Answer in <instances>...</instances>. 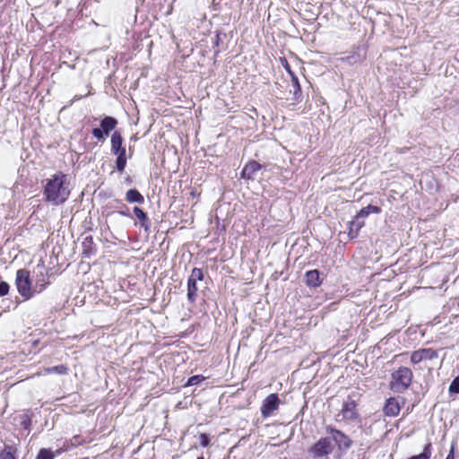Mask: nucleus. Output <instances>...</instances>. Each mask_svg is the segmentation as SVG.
<instances>
[{
  "instance_id": "f257e3e1",
  "label": "nucleus",
  "mask_w": 459,
  "mask_h": 459,
  "mask_svg": "<svg viewBox=\"0 0 459 459\" xmlns=\"http://www.w3.org/2000/svg\"><path fill=\"white\" fill-rule=\"evenodd\" d=\"M65 181L66 175L61 172L55 174L51 178L47 179L43 194L48 202H51L55 204H60L67 200L70 195V190L65 185Z\"/></svg>"
},
{
  "instance_id": "f03ea898",
  "label": "nucleus",
  "mask_w": 459,
  "mask_h": 459,
  "mask_svg": "<svg viewBox=\"0 0 459 459\" xmlns=\"http://www.w3.org/2000/svg\"><path fill=\"white\" fill-rule=\"evenodd\" d=\"M111 153L117 156L116 169L122 173L126 167V150L123 145V137L118 131L111 135Z\"/></svg>"
},
{
  "instance_id": "7ed1b4c3",
  "label": "nucleus",
  "mask_w": 459,
  "mask_h": 459,
  "mask_svg": "<svg viewBox=\"0 0 459 459\" xmlns=\"http://www.w3.org/2000/svg\"><path fill=\"white\" fill-rule=\"evenodd\" d=\"M15 286L17 291L24 300L31 299L36 294L34 285L30 280V272L26 269H20L16 272Z\"/></svg>"
},
{
  "instance_id": "20e7f679",
  "label": "nucleus",
  "mask_w": 459,
  "mask_h": 459,
  "mask_svg": "<svg viewBox=\"0 0 459 459\" xmlns=\"http://www.w3.org/2000/svg\"><path fill=\"white\" fill-rule=\"evenodd\" d=\"M412 371L406 367L399 368L392 374L391 388L397 393H403L411 384Z\"/></svg>"
},
{
  "instance_id": "39448f33",
  "label": "nucleus",
  "mask_w": 459,
  "mask_h": 459,
  "mask_svg": "<svg viewBox=\"0 0 459 459\" xmlns=\"http://www.w3.org/2000/svg\"><path fill=\"white\" fill-rule=\"evenodd\" d=\"M325 432L329 435V437H331V441L335 443L341 452H346L351 446V439L342 431L332 426H326Z\"/></svg>"
},
{
  "instance_id": "423d86ee",
  "label": "nucleus",
  "mask_w": 459,
  "mask_h": 459,
  "mask_svg": "<svg viewBox=\"0 0 459 459\" xmlns=\"http://www.w3.org/2000/svg\"><path fill=\"white\" fill-rule=\"evenodd\" d=\"M333 445L331 441V437H321L309 449V454L313 458H323L333 451Z\"/></svg>"
},
{
  "instance_id": "0eeeda50",
  "label": "nucleus",
  "mask_w": 459,
  "mask_h": 459,
  "mask_svg": "<svg viewBox=\"0 0 459 459\" xmlns=\"http://www.w3.org/2000/svg\"><path fill=\"white\" fill-rule=\"evenodd\" d=\"M338 417H342V420L349 422H356L359 420L357 403L351 396H348L347 399L343 402Z\"/></svg>"
},
{
  "instance_id": "6e6552de",
  "label": "nucleus",
  "mask_w": 459,
  "mask_h": 459,
  "mask_svg": "<svg viewBox=\"0 0 459 459\" xmlns=\"http://www.w3.org/2000/svg\"><path fill=\"white\" fill-rule=\"evenodd\" d=\"M204 280V273L200 268H194L187 279V299L194 304L197 298V281Z\"/></svg>"
},
{
  "instance_id": "1a4fd4ad",
  "label": "nucleus",
  "mask_w": 459,
  "mask_h": 459,
  "mask_svg": "<svg viewBox=\"0 0 459 459\" xmlns=\"http://www.w3.org/2000/svg\"><path fill=\"white\" fill-rule=\"evenodd\" d=\"M280 399L277 394L266 396L261 405L260 411L263 418L270 417L279 407Z\"/></svg>"
},
{
  "instance_id": "9d476101",
  "label": "nucleus",
  "mask_w": 459,
  "mask_h": 459,
  "mask_svg": "<svg viewBox=\"0 0 459 459\" xmlns=\"http://www.w3.org/2000/svg\"><path fill=\"white\" fill-rule=\"evenodd\" d=\"M438 357L437 351L432 348H424L414 351L411 355V361L413 364H419L423 360H432Z\"/></svg>"
},
{
  "instance_id": "9b49d317",
  "label": "nucleus",
  "mask_w": 459,
  "mask_h": 459,
  "mask_svg": "<svg viewBox=\"0 0 459 459\" xmlns=\"http://www.w3.org/2000/svg\"><path fill=\"white\" fill-rule=\"evenodd\" d=\"M262 169V166L259 162L256 160H250L247 162L242 171H241V178L246 180L254 181L255 178L256 173Z\"/></svg>"
},
{
  "instance_id": "f8f14e48",
  "label": "nucleus",
  "mask_w": 459,
  "mask_h": 459,
  "mask_svg": "<svg viewBox=\"0 0 459 459\" xmlns=\"http://www.w3.org/2000/svg\"><path fill=\"white\" fill-rule=\"evenodd\" d=\"M323 277L317 269L310 270L305 273V282L309 288H317L322 284Z\"/></svg>"
},
{
  "instance_id": "ddd939ff",
  "label": "nucleus",
  "mask_w": 459,
  "mask_h": 459,
  "mask_svg": "<svg viewBox=\"0 0 459 459\" xmlns=\"http://www.w3.org/2000/svg\"><path fill=\"white\" fill-rule=\"evenodd\" d=\"M365 221L355 215L349 223V237L353 239L358 237L359 231L364 227Z\"/></svg>"
},
{
  "instance_id": "4468645a",
  "label": "nucleus",
  "mask_w": 459,
  "mask_h": 459,
  "mask_svg": "<svg viewBox=\"0 0 459 459\" xmlns=\"http://www.w3.org/2000/svg\"><path fill=\"white\" fill-rule=\"evenodd\" d=\"M365 59V52L360 47H358L351 55L343 56L341 61L349 65H354L362 62Z\"/></svg>"
},
{
  "instance_id": "2eb2a0df",
  "label": "nucleus",
  "mask_w": 459,
  "mask_h": 459,
  "mask_svg": "<svg viewBox=\"0 0 459 459\" xmlns=\"http://www.w3.org/2000/svg\"><path fill=\"white\" fill-rule=\"evenodd\" d=\"M400 405L395 398H389L384 407V412L386 416L394 417L400 412Z\"/></svg>"
},
{
  "instance_id": "dca6fc26",
  "label": "nucleus",
  "mask_w": 459,
  "mask_h": 459,
  "mask_svg": "<svg viewBox=\"0 0 459 459\" xmlns=\"http://www.w3.org/2000/svg\"><path fill=\"white\" fill-rule=\"evenodd\" d=\"M133 212L135 217L139 220L140 226L143 228L145 231H148L151 227V222L146 212L137 206L134 207Z\"/></svg>"
},
{
  "instance_id": "f3484780",
  "label": "nucleus",
  "mask_w": 459,
  "mask_h": 459,
  "mask_svg": "<svg viewBox=\"0 0 459 459\" xmlns=\"http://www.w3.org/2000/svg\"><path fill=\"white\" fill-rule=\"evenodd\" d=\"M48 284L49 281L47 279V274L40 272L39 273H37L34 280V291H36V294H39L42 292Z\"/></svg>"
},
{
  "instance_id": "a211bd4d",
  "label": "nucleus",
  "mask_w": 459,
  "mask_h": 459,
  "mask_svg": "<svg viewBox=\"0 0 459 459\" xmlns=\"http://www.w3.org/2000/svg\"><path fill=\"white\" fill-rule=\"evenodd\" d=\"M117 125V120L113 117L107 116L100 121V128L105 134L106 136H108L112 130L116 128Z\"/></svg>"
},
{
  "instance_id": "6ab92c4d",
  "label": "nucleus",
  "mask_w": 459,
  "mask_h": 459,
  "mask_svg": "<svg viewBox=\"0 0 459 459\" xmlns=\"http://www.w3.org/2000/svg\"><path fill=\"white\" fill-rule=\"evenodd\" d=\"M126 200L130 204H142L144 203L143 195L137 189H130L126 194Z\"/></svg>"
},
{
  "instance_id": "aec40b11",
  "label": "nucleus",
  "mask_w": 459,
  "mask_h": 459,
  "mask_svg": "<svg viewBox=\"0 0 459 459\" xmlns=\"http://www.w3.org/2000/svg\"><path fill=\"white\" fill-rule=\"evenodd\" d=\"M82 254L89 257L94 253L93 239L91 236H87L82 241Z\"/></svg>"
},
{
  "instance_id": "412c9836",
  "label": "nucleus",
  "mask_w": 459,
  "mask_h": 459,
  "mask_svg": "<svg viewBox=\"0 0 459 459\" xmlns=\"http://www.w3.org/2000/svg\"><path fill=\"white\" fill-rule=\"evenodd\" d=\"M45 374L66 375L68 368L65 365H57L44 369Z\"/></svg>"
},
{
  "instance_id": "4be33fe9",
  "label": "nucleus",
  "mask_w": 459,
  "mask_h": 459,
  "mask_svg": "<svg viewBox=\"0 0 459 459\" xmlns=\"http://www.w3.org/2000/svg\"><path fill=\"white\" fill-rule=\"evenodd\" d=\"M16 449L9 445H5L4 449L0 451V459H16Z\"/></svg>"
},
{
  "instance_id": "5701e85b",
  "label": "nucleus",
  "mask_w": 459,
  "mask_h": 459,
  "mask_svg": "<svg viewBox=\"0 0 459 459\" xmlns=\"http://www.w3.org/2000/svg\"><path fill=\"white\" fill-rule=\"evenodd\" d=\"M291 85L293 87V94L295 100H298L301 95V88L297 75L294 73H291Z\"/></svg>"
},
{
  "instance_id": "b1692460",
  "label": "nucleus",
  "mask_w": 459,
  "mask_h": 459,
  "mask_svg": "<svg viewBox=\"0 0 459 459\" xmlns=\"http://www.w3.org/2000/svg\"><path fill=\"white\" fill-rule=\"evenodd\" d=\"M431 454H432L431 444L428 443L424 446L422 453H420L417 455L411 456L408 459H429L431 456Z\"/></svg>"
},
{
  "instance_id": "393cba45",
  "label": "nucleus",
  "mask_w": 459,
  "mask_h": 459,
  "mask_svg": "<svg viewBox=\"0 0 459 459\" xmlns=\"http://www.w3.org/2000/svg\"><path fill=\"white\" fill-rule=\"evenodd\" d=\"M54 457L55 455L50 449L41 448L39 451L36 459H54Z\"/></svg>"
},
{
  "instance_id": "a878e982",
  "label": "nucleus",
  "mask_w": 459,
  "mask_h": 459,
  "mask_svg": "<svg viewBox=\"0 0 459 459\" xmlns=\"http://www.w3.org/2000/svg\"><path fill=\"white\" fill-rule=\"evenodd\" d=\"M205 379V377L202 375H195V376H192L188 378L187 380V383H186V385L187 386H193V385H199L201 382H203L204 380Z\"/></svg>"
},
{
  "instance_id": "bb28decb",
  "label": "nucleus",
  "mask_w": 459,
  "mask_h": 459,
  "mask_svg": "<svg viewBox=\"0 0 459 459\" xmlns=\"http://www.w3.org/2000/svg\"><path fill=\"white\" fill-rule=\"evenodd\" d=\"M449 393L454 394H459V377L453 379L449 385Z\"/></svg>"
},
{
  "instance_id": "cd10ccee",
  "label": "nucleus",
  "mask_w": 459,
  "mask_h": 459,
  "mask_svg": "<svg viewBox=\"0 0 459 459\" xmlns=\"http://www.w3.org/2000/svg\"><path fill=\"white\" fill-rule=\"evenodd\" d=\"M198 440H199L200 445L203 447L209 446L210 442H211L210 436L208 434H206V433L200 434L199 437H198Z\"/></svg>"
},
{
  "instance_id": "c85d7f7f",
  "label": "nucleus",
  "mask_w": 459,
  "mask_h": 459,
  "mask_svg": "<svg viewBox=\"0 0 459 459\" xmlns=\"http://www.w3.org/2000/svg\"><path fill=\"white\" fill-rule=\"evenodd\" d=\"M92 135L98 140V141H100V142H103L105 139H106V135L105 134L103 133V131L101 130V128L100 127H96V128H93L92 129Z\"/></svg>"
},
{
  "instance_id": "c756f323",
  "label": "nucleus",
  "mask_w": 459,
  "mask_h": 459,
  "mask_svg": "<svg viewBox=\"0 0 459 459\" xmlns=\"http://www.w3.org/2000/svg\"><path fill=\"white\" fill-rule=\"evenodd\" d=\"M9 290L10 286L6 281H0V297L7 295Z\"/></svg>"
},
{
  "instance_id": "7c9ffc66",
  "label": "nucleus",
  "mask_w": 459,
  "mask_h": 459,
  "mask_svg": "<svg viewBox=\"0 0 459 459\" xmlns=\"http://www.w3.org/2000/svg\"><path fill=\"white\" fill-rule=\"evenodd\" d=\"M366 209V211L368 212V213H380L381 212V208L378 207V206H376V205H372V204H368V206L364 207Z\"/></svg>"
},
{
  "instance_id": "2f4dec72",
  "label": "nucleus",
  "mask_w": 459,
  "mask_h": 459,
  "mask_svg": "<svg viewBox=\"0 0 459 459\" xmlns=\"http://www.w3.org/2000/svg\"><path fill=\"white\" fill-rule=\"evenodd\" d=\"M119 215L124 217H130L129 208L126 205H123V209L117 212Z\"/></svg>"
},
{
  "instance_id": "473e14b6",
  "label": "nucleus",
  "mask_w": 459,
  "mask_h": 459,
  "mask_svg": "<svg viewBox=\"0 0 459 459\" xmlns=\"http://www.w3.org/2000/svg\"><path fill=\"white\" fill-rule=\"evenodd\" d=\"M356 215H358L359 218H361L365 221V219L369 215V213L368 211H366L365 208H362L359 210V212Z\"/></svg>"
},
{
  "instance_id": "72a5a7b5",
  "label": "nucleus",
  "mask_w": 459,
  "mask_h": 459,
  "mask_svg": "<svg viewBox=\"0 0 459 459\" xmlns=\"http://www.w3.org/2000/svg\"><path fill=\"white\" fill-rule=\"evenodd\" d=\"M446 459H454V447L453 446Z\"/></svg>"
},
{
  "instance_id": "f704fd0d",
  "label": "nucleus",
  "mask_w": 459,
  "mask_h": 459,
  "mask_svg": "<svg viewBox=\"0 0 459 459\" xmlns=\"http://www.w3.org/2000/svg\"><path fill=\"white\" fill-rule=\"evenodd\" d=\"M287 72L290 74V75L291 76V73H293L290 67V65L287 64L286 66H285Z\"/></svg>"
},
{
  "instance_id": "c9c22d12",
  "label": "nucleus",
  "mask_w": 459,
  "mask_h": 459,
  "mask_svg": "<svg viewBox=\"0 0 459 459\" xmlns=\"http://www.w3.org/2000/svg\"><path fill=\"white\" fill-rule=\"evenodd\" d=\"M219 42H220V36L217 34L216 35V39H215V45L218 46Z\"/></svg>"
},
{
  "instance_id": "e433bc0d",
  "label": "nucleus",
  "mask_w": 459,
  "mask_h": 459,
  "mask_svg": "<svg viewBox=\"0 0 459 459\" xmlns=\"http://www.w3.org/2000/svg\"><path fill=\"white\" fill-rule=\"evenodd\" d=\"M126 182L127 184H131V183H132V179H131V178H130V177L126 178Z\"/></svg>"
},
{
  "instance_id": "4c0bfd02",
  "label": "nucleus",
  "mask_w": 459,
  "mask_h": 459,
  "mask_svg": "<svg viewBox=\"0 0 459 459\" xmlns=\"http://www.w3.org/2000/svg\"><path fill=\"white\" fill-rule=\"evenodd\" d=\"M196 459H204V456H199Z\"/></svg>"
}]
</instances>
